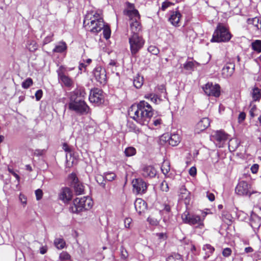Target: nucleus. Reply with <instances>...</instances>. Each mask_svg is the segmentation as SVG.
I'll return each instance as SVG.
<instances>
[{
	"instance_id": "f257e3e1",
	"label": "nucleus",
	"mask_w": 261,
	"mask_h": 261,
	"mask_svg": "<svg viewBox=\"0 0 261 261\" xmlns=\"http://www.w3.org/2000/svg\"><path fill=\"white\" fill-rule=\"evenodd\" d=\"M128 115L141 125H147L153 115V109L146 101L142 100L132 105L128 111Z\"/></svg>"
},
{
	"instance_id": "f03ea898",
	"label": "nucleus",
	"mask_w": 261,
	"mask_h": 261,
	"mask_svg": "<svg viewBox=\"0 0 261 261\" xmlns=\"http://www.w3.org/2000/svg\"><path fill=\"white\" fill-rule=\"evenodd\" d=\"M129 10L126 11V15L130 19V28L132 34L140 35L142 27L139 22L140 15L137 10L134 8L133 4H128Z\"/></svg>"
},
{
	"instance_id": "7ed1b4c3",
	"label": "nucleus",
	"mask_w": 261,
	"mask_h": 261,
	"mask_svg": "<svg viewBox=\"0 0 261 261\" xmlns=\"http://www.w3.org/2000/svg\"><path fill=\"white\" fill-rule=\"evenodd\" d=\"M231 38V35L228 29L222 24L219 23L213 33L211 42H228Z\"/></svg>"
},
{
	"instance_id": "20e7f679",
	"label": "nucleus",
	"mask_w": 261,
	"mask_h": 261,
	"mask_svg": "<svg viewBox=\"0 0 261 261\" xmlns=\"http://www.w3.org/2000/svg\"><path fill=\"white\" fill-rule=\"evenodd\" d=\"M93 205L92 199L89 197L76 198L73 200V204L70 208L73 213H78L83 210L90 209Z\"/></svg>"
},
{
	"instance_id": "39448f33",
	"label": "nucleus",
	"mask_w": 261,
	"mask_h": 261,
	"mask_svg": "<svg viewBox=\"0 0 261 261\" xmlns=\"http://www.w3.org/2000/svg\"><path fill=\"white\" fill-rule=\"evenodd\" d=\"M69 107L70 109L82 114H87L89 111V108L85 101L75 97V95L71 96Z\"/></svg>"
},
{
	"instance_id": "423d86ee",
	"label": "nucleus",
	"mask_w": 261,
	"mask_h": 261,
	"mask_svg": "<svg viewBox=\"0 0 261 261\" xmlns=\"http://www.w3.org/2000/svg\"><path fill=\"white\" fill-rule=\"evenodd\" d=\"M206 214V213H204L202 218H201L198 215L190 214L189 212H185L182 214L181 218L183 222L185 223L191 225H196L199 227L202 228L204 226L203 220Z\"/></svg>"
},
{
	"instance_id": "0eeeda50",
	"label": "nucleus",
	"mask_w": 261,
	"mask_h": 261,
	"mask_svg": "<svg viewBox=\"0 0 261 261\" xmlns=\"http://www.w3.org/2000/svg\"><path fill=\"white\" fill-rule=\"evenodd\" d=\"M130 50L133 56L136 55L143 47L145 41L141 35L131 34L128 38Z\"/></svg>"
},
{
	"instance_id": "6e6552de",
	"label": "nucleus",
	"mask_w": 261,
	"mask_h": 261,
	"mask_svg": "<svg viewBox=\"0 0 261 261\" xmlns=\"http://www.w3.org/2000/svg\"><path fill=\"white\" fill-rule=\"evenodd\" d=\"M99 20H103L102 14L100 12L95 11H90L87 12L85 15L83 24L85 27H92L94 23ZM91 28H93L91 27Z\"/></svg>"
},
{
	"instance_id": "1a4fd4ad",
	"label": "nucleus",
	"mask_w": 261,
	"mask_h": 261,
	"mask_svg": "<svg viewBox=\"0 0 261 261\" xmlns=\"http://www.w3.org/2000/svg\"><path fill=\"white\" fill-rule=\"evenodd\" d=\"M251 185L249 184L247 181L242 180L236 186L235 192L239 195H248L250 197L252 194L256 193V192L251 191Z\"/></svg>"
},
{
	"instance_id": "9d476101",
	"label": "nucleus",
	"mask_w": 261,
	"mask_h": 261,
	"mask_svg": "<svg viewBox=\"0 0 261 261\" xmlns=\"http://www.w3.org/2000/svg\"><path fill=\"white\" fill-rule=\"evenodd\" d=\"M202 88L205 94L208 96L218 97L220 95V87L218 84L208 82Z\"/></svg>"
},
{
	"instance_id": "9b49d317",
	"label": "nucleus",
	"mask_w": 261,
	"mask_h": 261,
	"mask_svg": "<svg viewBox=\"0 0 261 261\" xmlns=\"http://www.w3.org/2000/svg\"><path fill=\"white\" fill-rule=\"evenodd\" d=\"M66 69L63 66H60L57 72L58 79L65 86L67 87H71L73 84V81L65 72Z\"/></svg>"
},
{
	"instance_id": "f8f14e48",
	"label": "nucleus",
	"mask_w": 261,
	"mask_h": 261,
	"mask_svg": "<svg viewBox=\"0 0 261 261\" xmlns=\"http://www.w3.org/2000/svg\"><path fill=\"white\" fill-rule=\"evenodd\" d=\"M89 100L91 102L97 105L102 103L104 101V96L101 90L95 88L91 91L89 95Z\"/></svg>"
},
{
	"instance_id": "ddd939ff",
	"label": "nucleus",
	"mask_w": 261,
	"mask_h": 261,
	"mask_svg": "<svg viewBox=\"0 0 261 261\" xmlns=\"http://www.w3.org/2000/svg\"><path fill=\"white\" fill-rule=\"evenodd\" d=\"M132 184L133 192L138 194H143L147 191V184L141 178L134 179Z\"/></svg>"
},
{
	"instance_id": "4468645a",
	"label": "nucleus",
	"mask_w": 261,
	"mask_h": 261,
	"mask_svg": "<svg viewBox=\"0 0 261 261\" xmlns=\"http://www.w3.org/2000/svg\"><path fill=\"white\" fill-rule=\"evenodd\" d=\"M95 80L100 85H105L107 83L106 72L104 68L100 66L96 67L93 71Z\"/></svg>"
},
{
	"instance_id": "2eb2a0df",
	"label": "nucleus",
	"mask_w": 261,
	"mask_h": 261,
	"mask_svg": "<svg viewBox=\"0 0 261 261\" xmlns=\"http://www.w3.org/2000/svg\"><path fill=\"white\" fill-rule=\"evenodd\" d=\"M216 145L219 147H223V144L228 139V135L223 130H217L212 136Z\"/></svg>"
},
{
	"instance_id": "dca6fc26",
	"label": "nucleus",
	"mask_w": 261,
	"mask_h": 261,
	"mask_svg": "<svg viewBox=\"0 0 261 261\" xmlns=\"http://www.w3.org/2000/svg\"><path fill=\"white\" fill-rule=\"evenodd\" d=\"M156 170L151 165H144L141 170V174L144 177L152 178L155 176Z\"/></svg>"
},
{
	"instance_id": "f3484780",
	"label": "nucleus",
	"mask_w": 261,
	"mask_h": 261,
	"mask_svg": "<svg viewBox=\"0 0 261 261\" xmlns=\"http://www.w3.org/2000/svg\"><path fill=\"white\" fill-rule=\"evenodd\" d=\"M134 205L136 211L139 215H141L147 210V203L141 198H137Z\"/></svg>"
},
{
	"instance_id": "a211bd4d",
	"label": "nucleus",
	"mask_w": 261,
	"mask_h": 261,
	"mask_svg": "<svg viewBox=\"0 0 261 261\" xmlns=\"http://www.w3.org/2000/svg\"><path fill=\"white\" fill-rule=\"evenodd\" d=\"M235 65L233 63H227L222 70V74L224 77H230L234 72Z\"/></svg>"
},
{
	"instance_id": "6ab92c4d",
	"label": "nucleus",
	"mask_w": 261,
	"mask_h": 261,
	"mask_svg": "<svg viewBox=\"0 0 261 261\" xmlns=\"http://www.w3.org/2000/svg\"><path fill=\"white\" fill-rule=\"evenodd\" d=\"M92 28H91V27H85V29L88 31H90L93 33H97L101 31V30L104 28L105 27V23L103 20H99L96 22L94 23L92 25Z\"/></svg>"
},
{
	"instance_id": "aec40b11",
	"label": "nucleus",
	"mask_w": 261,
	"mask_h": 261,
	"mask_svg": "<svg viewBox=\"0 0 261 261\" xmlns=\"http://www.w3.org/2000/svg\"><path fill=\"white\" fill-rule=\"evenodd\" d=\"M210 124V121L208 118L204 117L202 118L196 124V130L199 133L203 131L207 128Z\"/></svg>"
},
{
	"instance_id": "412c9836",
	"label": "nucleus",
	"mask_w": 261,
	"mask_h": 261,
	"mask_svg": "<svg viewBox=\"0 0 261 261\" xmlns=\"http://www.w3.org/2000/svg\"><path fill=\"white\" fill-rule=\"evenodd\" d=\"M59 197L60 199L64 202H67L70 201L72 198V192L70 189L68 188H64L62 189Z\"/></svg>"
},
{
	"instance_id": "4be33fe9",
	"label": "nucleus",
	"mask_w": 261,
	"mask_h": 261,
	"mask_svg": "<svg viewBox=\"0 0 261 261\" xmlns=\"http://www.w3.org/2000/svg\"><path fill=\"white\" fill-rule=\"evenodd\" d=\"M181 17V15L178 11H173L169 20L170 22L174 26H178Z\"/></svg>"
},
{
	"instance_id": "5701e85b",
	"label": "nucleus",
	"mask_w": 261,
	"mask_h": 261,
	"mask_svg": "<svg viewBox=\"0 0 261 261\" xmlns=\"http://www.w3.org/2000/svg\"><path fill=\"white\" fill-rule=\"evenodd\" d=\"M168 141L170 145L175 146L179 144L181 141V138L179 135L173 134L171 135Z\"/></svg>"
},
{
	"instance_id": "b1692460",
	"label": "nucleus",
	"mask_w": 261,
	"mask_h": 261,
	"mask_svg": "<svg viewBox=\"0 0 261 261\" xmlns=\"http://www.w3.org/2000/svg\"><path fill=\"white\" fill-rule=\"evenodd\" d=\"M247 22L249 24H252L255 27L257 30L261 31V18L254 17L248 18Z\"/></svg>"
},
{
	"instance_id": "393cba45",
	"label": "nucleus",
	"mask_w": 261,
	"mask_h": 261,
	"mask_svg": "<svg viewBox=\"0 0 261 261\" xmlns=\"http://www.w3.org/2000/svg\"><path fill=\"white\" fill-rule=\"evenodd\" d=\"M134 86L137 88H140L144 83V79L143 77L140 74H137L134 79Z\"/></svg>"
},
{
	"instance_id": "a878e982",
	"label": "nucleus",
	"mask_w": 261,
	"mask_h": 261,
	"mask_svg": "<svg viewBox=\"0 0 261 261\" xmlns=\"http://www.w3.org/2000/svg\"><path fill=\"white\" fill-rule=\"evenodd\" d=\"M67 49V45L65 42H60L53 49L54 53H62Z\"/></svg>"
},
{
	"instance_id": "bb28decb",
	"label": "nucleus",
	"mask_w": 261,
	"mask_h": 261,
	"mask_svg": "<svg viewBox=\"0 0 261 261\" xmlns=\"http://www.w3.org/2000/svg\"><path fill=\"white\" fill-rule=\"evenodd\" d=\"M144 97L146 99H150L152 102L156 104L159 103L161 101V98L154 93L146 94L145 95Z\"/></svg>"
},
{
	"instance_id": "cd10ccee",
	"label": "nucleus",
	"mask_w": 261,
	"mask_h": 261,
	"mask_svg": "<svg viewBox=\"0 0 261 261\" xmlns=\"http://www.w3.org/2000/svg\"><path fill=\"white\" fill-rule=\"evenodd\" d=\"M252 96L253 100H259L261 98V90L258 88H254L252 92Z\"/></svg>"
},
{
	"instance_id": "c85d7f7f",
	"label": "nucleus",
	"mask_w": 261,
	"mask_h": 261,
	"mask_svg": "<svg viewBox=\"0 0 261 261\" xmlns=\"http://www.w3.org/2000/svg\"><path fill=\"white\" fill-rule=\"evenodd\" d=\"M203 250L206 251L207 256L204 257V258L208 257L214 251L215 248L210 244L204 245L203 247Z\"/></svg>"
},
{
	"instance_id": "c756f323",
	"label": "nucleus",
	"mask_w": 261,
	"mask_h": 261,
	"mask_svg": "<svg viewBox=\"0 0 261 261\" xmlns=\"http://www.w3.org/2000/svg\"><path fill=\"white\" fill-rule=\"evenodd\" d=\"M54 244L58 249H62L65 245V242L63 239L57 238L54 241Z\"/></svg>"
},
{
	"instance_id": "7c9ffc66",
	"label": "nucleus",
	"mask_w": 261,
	"mask_h": 261,
	"mask_svg": "<svg viewBox=\"0 0 261 261\" xmlns=\"http://www.w3.org/2000/svg\"><path fill=\"white\" fill-rule=\"evenodd\" d=\"M86 92L85 90L83 88L76 89L72 95H75V97L82 98L83 99V97L85 96Z\"/></svg>"
},
{
	"instance_id": "2f4dec72",
	"label": "nucleus",
	"mask_w": 261,
	"mask_h": 261,
	"mask_svg": "<svg viewBox=\"0 0 261 261\" xmlns=\"http://www.w3.org/2000/svg\"><path fill=\"white\" fill-rule=\"evenodd\" d=\"M161 170L164 174L166 175L170 170V163L168 161H164L161 166Z\"/></svg>"
},
{
	"instance_id": "473e14b6",
	"label": "nucleus",
	"mask_w": 261,
	"mask_h": 261,
	"mask_svg": "<svg viewBox=\"0 0 261 261\" xmlns=\"http://www.w3.org/2000/svg\"><path fill=\"white\" fill-rule=\"evenodd\" d=\"M167 261H183V260L180 254L174 253L167 258Z\"/></svg>"
},
{
	"instance_id": "72a5a7b5",
	"label": "nucleus",
	"mask_w": 261,
	"mask_h": 261,
	"mask_svg": "<svg viewBox=\"0 0 261 261\" xmlns=\"http://www.w3.org/2000/svg\"><path fill=\"white\" fill-rule=\"evenodd\" d=\"M73 187L77 195H80L83 193L84 186L79 182L73 186Z\"/></svg>"
},
{
	"instance_id": "f704fd0d",
	"label": "nucleus",
	"mask_w": 261,
	"mask_h": 261,
	"mask_svg": "<svg viewBox=\"0 0 261 261\" xmlns=\"http://www.w3.org/2000/svg\"><path fill=\"white\" fill-rule=\"evenodd\" d=\"M95 180L102 187L104 188L105 187V176H104L100 174H97L95 176Z\"/></svg>"
},
{
	"instance_id": "c9c22d12",
	"label": "nucleus",
	"mask_w": 261,
	"mask_h": 261,
	"mask_svg": "<svg viewBox=\"0 0 261 261\" xmlns=\"http://www.w3.org/2000/svg\"><path fill=\"white\" fill-rule=\"evenodd\" d=\"M38 47L37 44L35 41H29L27 44V48L30 51H35Z\"/></svg>"
},
{
	"instance_id": "e433bc0d",
	"label": "nucleus",
	"mask_w": 261,
	"mask_h": 261,
	"mask_svg": "<svg viewBox=\"0 0 261 261\" xmlns=\"http://www.w3.org/2000/svg\"><path fill=\"white\" fill-rule=\"evenodd\" d=\"M252 47L253 50L258 52L261 51V40H255L252 43Z\"/></svg>"
},
{
	"instance_id": "4c0bfd02",
	"label": "nucleus",
	"mask_w": 261,
	"mask_h": 261,
	"mask_svg": "<svg viewBox=\"0 0 261 261\" xmlns=\"http://www.w3.org/2000/svg\"><path fill=\"white\" fill-rule=\"evenodd\" d=\"M33 84V80L31 78L28 77L22 83V87L24 89H28Z\"/></svg>"
},
{
	"instance_id": "58836bf2",
	"label": "nucleus",
	"mask_w": 261,
	"mask_h": 261,
	"mask_svg": "<svg viewBox=\"0 0 261 261\" xmlns=\"http://www.w3.org/2000/svg\"><path fill=\"white\" fill-rule=\"evenodd\" d=\"M71 256L67 252H62L60 253L59 259L61 261H68L70 259Z\"/></svg>"
},
{
	"instance_id": "ea45409f",
	"label": "nucleus",
	"mask_w": 261,
	"mask_h": 261,
	"mask_svg": "<svg viewBox=\"0 0 261 261\" xmlns=\"http://www.w3.org/2000/svg\"><path fill=\"white\" fill-rule=\"evenodd\" d=\"M68 178L71 182V185L72 186L79 182V179L76 176V175L74 173L70 174L68 176Z\"/></svg>"
},
{
	"instance_id": "a19ab883",
	"label": "nucleus",
	"mask_w": 261,
	"mask_h": 261,
	"mask_svg": "<svg viewBox=\"0 0 261 261\" xmlns=\"http://www.w3.org/2000/svg\"><path fill=\"white\" fill-rule=\"evenodd\" d=\"M124 153L126 156H130L135 154L136 149L134 147H129L125 149Z\"/></svg>"
},
{
	"instance_id": "79ce46f5",
	"label": "nucleus",
	"mask_w": 261,
	"mask_h": 261,
	"mask_svg": "<svg viewBox=\"0 0 261 261\" xmlns=\"http://www.w3.org/2000/svg\"><path fill=\"white\" fill-rule=\"evenodd\" d=\"M102 29L104 37L106 39H108L109 38H110L111 33L110 28L108 26L105 25V27Z\"/></svg>"
},
{
	"instance_id": "37998d69",
	"label": "nucleus",
	"mask_w": 261,
	"mask_h": 261,
	"mask_svg": "<svg viewBox=\"0 0 261 261\" xmlns=\"http://www.w3.org/2000/svg\"><path fill=\"white\" fill-rule=\"evenodd\" d=\"M148 51L154 55H157L160 52V50L154 45H150L148 47Z\"/></svg>"
},
{
	"instance_id": "c03bdc74",
	"label": "nucleus",
	"mask_w": 261,
	"mask_h": 261,
	"mask_svg": "<svg viewBox=\"0 0 261 261\" xmlns=\"http://www.w3.org/2000/svg\"><path fill=\"white\" fill-rule=\"evenodd\" d=\"M180 195L184 194L185 195V203L187 204V201L189 202V192L185 188H182L180 190Z\"/></svg>"
},
{
	"instance_id": "a18cd8bd",
	"label": "nucleus",
	"mask_w": 261,
	"mask_h": 261,
	"mask_svg": "<svg viewBox=\"0 0 261 261\" xmlns=\"http://www.w3.org/2000/svg\"><path fill=\"white\" fill-rule=\"evenodd\" d=\"M105 176L106 179L108 181H112L114 180L116 177L115 174L113 172L106 173Z\"/></svg>"
},
{
	"instance_id": "49530a36",
	"label": "nucleus",
	"mask_w": 261,
	"mask_h": 261,
	"mask_svg": "<svg viewBox=\"0 0 261 261\" xmlns=\"http://www.w3.org/2000/svg\"><path fill=\"white\" fill-rule=\"evenodd\" d=\"M184 68L187 70H191L192 69L194 66V64L192 61H189L186 63L184 64Z\"/></svg>"
},
{
	"instance_id": "de8ad7c7",
	"label": "nucleus",
	"mask_w": 261,
	"mask_h": 261,
	"mask_svg": "<svg viewBox=\"0 0 261 261\" xmlns=\"http://www.w3.org/2000/svg\"><path fill=\"white\" fill-rule=\"evenodd\" d=\"M231 253V250L229 248H226L223 249L222 254L225 257H228Z\"/></svg>"
},
{
	"instance_id": "09e8293b",
	"label": "nucleus",
	"mask_w": 261,
	"mask_h": 261,
	"mask_svg": "<svg viewBox=\"0 0 261 261\" xmlns=\"http://www.w3.org/2000/svg\"><path fill=\"white\" fill-rule=\"evenodd\" d=\"M173 4L169 2H164L162 3L161 9L163 11H165L167 8L172 6Z\"/></svg>"
},
{
	"instance_id": "8fccbe9b",
	"label": "nucleus",
	"mask_w": 261,
	"mask_h": 261,
	"mask_svg": "<svg viewBox=\"0 0 261 261\" xmlns=\"http://www.w3.org/2000/svg\"><path fill=\"white\" fill-rule=\"evenodd\" d=\"M161 189L163 191L167 192L169 190L168 184L165 181L162 182L161 185Z\"/></svg>"
},
{
	"instance_id": "3c124183",
	"label": "nucleus",
	"mask_w": 261,
	"mask_h": 261,
	"mask_svg": "<svg viewBox=\"0 0 261 261\" xmlns=\"http://www.w3.org/2000/svg\"><path fill=\"white\" fill-rule=\"evenodd\" d=\"M35 195L36 197V199L37 200H39L42 198L43 192L41 190L38 189L35 191Z\"/></svg>"
},
{
	"instance_id": "603ef678",
	"label": "nucleus",
	"mask_w": 261,
	"mask_h": 261,
	"mask_svg": "<svg viewBox=\"0 0 261 261\" xmlns=\"http://www.w3.org/2000/svg\"><path fill=\"white\" fill-rule=\"evenodd\" d=\"M8 171L11 173L16 178V179L17 180V181H18V183L19 182V181H20V177L12 169H11V168L10 167H8Z\"/></svg>"
},
{
	"instance_id": "864d4df0",
	"label": "nucleus",
	"mask_w": 261,
	"mask_h": 261,
	"mask_svg": "<svg viewBox=\"0 0 261 261\" xmlns=\"http://www.w3.org/2000/svg\"><path fill=\"white\" fill-rule=\"evenodd\" d=\"M132 220L130 218H126L124 220V226L125 228H128L130 226V224L132 223Z\"/></svg>"
},
{
	"instance_id": "5fc2aeb1",
	"label": "nucleus",
	"mask_w": 261,
	"mask_h": 261,
	"mask_svg": "<svg viewBox=\"0 0 261 261\" xmlns=\"http://www.w3.org/2000/svg\"><path fill=\"white\" fill-rule=\"evenodd\" d=\"M42 94H43V92H42V90H37L35 93L36 99L37 101L40 100L42 96Z\"/></svg>"
},
{
	"instance_id": "6e6d98bb",
	"label": "nucleus",
	"mask_w": 261,
	"mask_h": 261,
	"mask_svg": "<svg viewBox=\"0 0 261 261\" xmlns=\"http://www.w3.org/2000/svg\"><path fill=\"white\" fill-rule=\"evenodd\" d=\"M53 35H54L53 34H51V35H48L47 37H46L43 40V44H46L50 42L53 40L52 38H53Z\"/></svg>"
},
{
	"instance_id": "4d7b16f0",
	"label": "nucleus",
	"mask_w": 261,
	"mask_h": 261,
	"mask_svg": "<svg viewBox=\"0 0 261 261\" xmlns=\"http://www.w3.org/2000/svg\"><path fill=\"white\" fill-rule=\"evenodd\" d=\"M156 236L158 237L159 239H160V240H165L167 238V236L166 235V233H157L156 234Z\"/></svg>"
},
{
	"instance_id": "13d9d810",
	"label": "nucleus",
	"mask_w": 261,
	"mask_h": 261,
	"mask_svg": "<svg viewBox=\"0 0 261 261\" xmlns=\"http://www.w3.org/2000/svg\"><path fill=\"white\" fill-rule=\"evenodd\" d=\"M62 148L65 152L68 153H71V148L66 143H63Z\"/></svg>"
},
{
	"instance_id": "bf43d9fd",
	"label": "nucleus",
	"mask_w": 261,
	"mask_h": 261,
	"mask_svg": "<svg viewBox=\"0 0 261 261\" xmlns=\"http://www.w3.org/2000/svg\"><path fill=\"white\" fill-rule=\"evenodd\" d=\"M162 211H165L166 212H170L171 210V207L169 203H165L163 205Z\"/></svg>"
},
{
	"instance_id": "052dcab7",
	"label": "nucleus",
	"mask_w": 261,
	"mask_h": 261,
	"mask_svg": "<svg viewBox=\"0 0 261 261\" xmlns=\"http://www.w3.org/2000/svg\"><path fill=\"white\" fill-rule=\"evenodd\" d=\"M246 118V114L244 112H241L240 113L238 117L239 122L241 123Z\"/></svg>"
},
{
	"instance_id": "680f3d73",
	"label": "nucleus",
	"mask_w": 261,
	"mask_h": 261,
	"mask_svg": "<svg viewBox=\"0 0 261 261\" xmlns=\"http://www.w3.org/2000/svg\"><path fill=\"white\" fill-rule=\"evenodd\" d=\"M19 198L23 205H25L27 204V198L24 195L20 194Z\"/></svg>"
},
{
	"instance_id": "e2e57ef3",
	"label": "nucleus",
	"mask_w": 261,
	"mask_h": 261,
	"mask_svg": "<svg viewBox=\"0 0 261 261\" xmlns=\"http://www.w3.org/2000/svg\"><path fill=\"white\" fill-rule=\"evenodd\" d=\"M258 165L257 164H254L251 167V171L252 173H256L258 170Z\"/></svg>"
},
{
	"instance_id": "0e129e2a",
	"label": "nucleus",
	"mask_w": 261,
	"mask_h": 261,
	"mask_svg": "<svg viewBox=\"0 0 261 261\" xmlns=\"http://www.w3.org/2000/svg\"><path fill=\"white\" fill-rule=\"evenodd\" d=\"M189 174L191 176H194L197 173L196 168L194 167H191L189 170Z\"/></svg>"
},
{
	"instance_id": "69168bd1",
	"label": "nucleus",
	"mask_w": 261,
	"mask_h": 261,
	"mask_svg": "<svg viewBox=\"0 0 261 261\" xmlns=\"http://www.w3.org/2000/svg\"><path fill=\"white\" fill-rule=\"evenodd\" d=\"M121 257L123 258H124V259L127 258V257H128V253H127V252L126 251V250L124 248H123L121 249Z\"/></svg>"
},
{
	"instance_id": "338daca9",
	"label": "nucleus",
	"mask_w": 261,
	"mask_h": 261,
	"mask_svg": "<svg viewBox=\"0 0 261 261\" xmlns=\"http://www.w3.org/2000/svg\"><path fill=\"white\" fill-rule=\"evenodd\" d=\"M256 107L254 105L250 109V111H249V114L250 115V116L251 117H254L255 115H254V112L256 111Z\"/></svg>"
},
{
	"instance_id": "774afa93",
	"label": "nucleus",
	"mask_w": 261,
	"mask_h": 261,
	"mask_svg": "<svg viewBox=\"0 0 261 261\" xmlns=\"http://www.w3.org/2000/svg\"><path fill=\"white\" fill-rule=\"evenodd\" d=\"M207 197L211 201L215 200V196L213 193H207Z\"/></svg>"
}]
</instances>
